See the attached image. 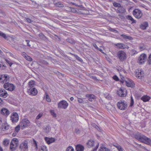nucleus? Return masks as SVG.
Returning a JSON list of instances; mask_svg holds the SVG:
<instances>
[{
	"label": "nucleus",
	"instance_id": "33",
	"mask_svg": "<svg viewBox=\"0 0 151 151\" xmlns=\"http://www.w3.org/2000/svg\"><path fill=\"white\" fill-rule=\"evenodd\" d=\"M9 143V141L7 139H4L3 141V144L5 146L8 145Z\"/></svg>",
	"mask_w": 151,
	"mask_h": 151
},
{
	"label": "nucleus",
	"instance_id": "6",
	"mask_svg": "<svg viewBox=\"0 0 151 151\" xmlns=\"http://www.w3.org/2000/svg\"><path fill=\"white\" fill-rule=\"evenodd\" d=\"M135 137L136 139L143 142L146 141L145 140L147 139V137L139 133L135 135Z\"/></svg>",
	"mask_w": 151,
	"mask_h": 151
},
{
	"label": "nucleus",
	"instance_id": "9",
	"mask_svg": "<svg viewBox=\"0 0 151 151\" xmlns=\"http://www.w3.org/2000/svg\"><path fill=\"white\" fill-rule=\"evenodd\" d=\"M11 119L12 122L14 123L17 122L19 120V116L18 114L16 112H13V114L11 116Z\"/></svg>",
	"mask_w": 151,
	"mask_h": 151
},
{
	"label": "nucleus",
	"instance_id": "41",
	"mask_svg": "<svg viewBox=\"0 0 151 151\" xmlns=\"http://www.w3.org/2000/svg\"><path fill=\"white\" fill-rule=\"evenodd\" d=\"M0 36L3 37L5 39H6L7 38V37L6 35L2 32H1L0 31Z\"/></svg>",
	"mask_w": 151,
	"mask_h": 151
},
{
	"label": "nucleus",
	"instance_id": "18",
	"mask_svg": "<svg viewBox=\"0 0 151 151\" xmlns=\"http://www.w3.org/2000/svg\"><path fill=\"white\" fill-rule=\"evenodd\" d=\"M29 87L28 89H31L32 88H35V83L34 81H30L28 83Z\"/></svg>",
	"mask_w": 151,
	"mask_h": 151
},
{
	"label": "nucleus",
	"instance_id": "3",
	"mask_svg": "<svg viewBox=\"0 0 151 151\" xmlns=\"http://www.w3.org/2000/svg\"><path fill=\"white\" fill-rule=\"evenodd\" d=\"M117 56L119 60L121 61H124L127 58L125 52L123 51H119L117 53Z\"/></svg>",
	"mask_w": 151,
	"mask_h": 151
},
{
	"label": "nucleus",
	"instance_id": "22",
	"mask_svg": "<svg viewBox=\"0 0 151 151\" xmlns=\"http://www.w3.org/2000/svg\"><path fill=\"white\" fill-rule=\"evenodd\" d=\"M84 149V147L81 145H78L76 147L77 151H83Z\"/></svg>",
	"mask_w": 151,
	"mask_h": 151
},
{
	"label": "nucleus",
	"instance_id": "20",
	"mask_svg": "<svg viewBox=\"0 0 151 151\" xmlns=\"http://www.w3.org/2000/svg\"><path fill=\"white\" fill-rule=\"evenodd\" d=\"M115 45L120 49H124L128 47L126 45L122 43H117Z\"/></svg>",
	"mask_w": 151,
	"mask_h": 151
},
{
	"label": "nucleus",
	"instance_id": "7",
	"mask_svg": "<svg viewBox=\"0 0 151 151\" xmlns=\"http://www.w3.org/2000/svg\"><path fill=\"white\" fill-rule=\"evenodd\" d=\"M4 88L5 89L10 91H13L15 89V86L10 83H5L4 85Z\"/></svg>",
	"mask_w": 151,
	"mask_h": 151
},
{
	"label": "nucleus",
	"instance_id": "43",
	"mask_svg": "<svg viewBox=\"0 0 151 151\" xmlns=\"http://www.w3.org/2000/svg\"><path fill=\"white\" fill-rule=\"evenodd\" d=\"M55 140L54 138H49V141L48 142V144H50L54 142L55 141Z\"/></svg>",
	"mask_w": 151,
	"mask_h": 151
},
{
	"label": "nucleus",
	"instance_id": "12",
	"mask_svg": "<svg viewBox=\"0 0 151 151\" xmlns=\"http://www.w3.org/2000/svg\"><path fill=\"white\" fill-rule=\"evenodd\" d=\"M28 93L30 95L35 96L37 93V89L35 88H32L31 89H27Z\"/></svg>",
	"mask_w": 151,
	"mask_h": 151
},
{
	"label": "nucleus",
	"instance_id": "29",
	"mask_svg": "<svg viewBox=\"0 0 151 151\" xmlns=\"http://www.w3.org/2000/svg\"><path fill=\"white\" fill-rule=\"evenodd\" d=\"M114 146L119 151H123V149L118 144H116L115 145H114Z\"/></svg>",
	"mask_w": 151,
	"mask_h": 151
},
{
	"label": "nucleus",
	"instance_id": "48",
	"mask_svg": "<svg viewBox=\"0 0 151 151\" xmlns=\"http://www.w3.org/2000/svg\"><path fill=\"white\" fill-rule=\"evenodd\" d=\"M131 101L130 106H132L133 105L134 103V100L132 96L131 97Z\"/></svg>",
	"mask_w": 151,
	"mask_h": 151
},
{
	"label": "nucleus",
	"instance_id": "23",
	"mask_svg": "<svg viewBox=\"0 0 151 151\" xmlns=\"http://www.w3.org/2000/svg\"><path fill=\"white\" fill-rule=\"evenodd\" d=\"M126 18L132 21L131 24L136 23V21L134 20L133 18L130 15H127L126 16Z\"/></svg>",
	"mask_w": 151,
	"mask_h": 151
},
{
	"label": "nucleus",
	"instance_id": "14",
	"mask_svg": "<svg viewBox=\"0 0 151 151\" xmlns=\"http://www.w3.org/2000/svg\"><path fill=\"white\" fill-rule=\"evenodd\" d=\"M126 91L123 90L121 88L119 91H117V94L121 97H124L126 95V94L124 93L126 92Z\"/></svg>",
	"mask_w": 151,
	"mask_h": 151
},
{
	"label": "nucleus",
	"instance_id": "26",
	"mask_svg": "<svg viewBox=\"0 0 151 151\" xmlns=\"http://www.w3.org/2000/svg\"><path fill=\"white\" fill-rule=\"evenodd\" d=\"M150 99V97L147 96H144L141 98V99L144 102H146L148 101Z\"/></svg>",
	"mask_w": 151,
	"mask_h": 151
},
{
	"label": "nucleus",
	"instance_id": "50",
	"mask_svg": "<svg viewBox=\"0 0 151 151\" xmlns=\"http://www.w3.org/2000/svg\"><path fill=\"white\" fill-rule=\"evenodd\" d=\"M113 78L116 81H117L119 80L118 77L116 76L115 75L113 76Z\"/></svg>",
	"mask_w": 151,
	"mask_h": 151
},
{
	"label": "nucleus",
	"instance_id": "30",
	"mask_svg": "<svg viewBox=\"0 0 151 151\" xmlns=\"http://www.w3.org/2000/svg\"><path fill=\"white\" fill-rule=\"evenodd\" d=\"M54 5L56 7H64V5L61 4L60 2H58L54 3Z\"/></svg>",
	"mask_w": 151,
	"mask_h": 151
},
{
	"label": "nucleus",
	"instance_id": "55",
	"mask_svg": "<svg viewBox=\"0 0 151 151\" xmlns=\"http://www.w3.org/2000/svg\"><path fill=\"white\" fill-rule=\"evenodd\" d=\"M27 58H26L27 60L29 61H31L32 60V58L30 57L29 56H27Z\"/></svg>",
	"mask_w": 151,
	"mask_h": 151
},
{
	"label": "nucleus",
	"instance_id": "13",
	"mask_svg": "<svg viewBox=\"0 0 151 151\" xmlns=\"http://www.w3.org/2000/svg\"><path fill=\"white\" fill-rule=\"evenodd\" d=\"M19 148L21 150L24 151L28 148L27 143L25 142H22L20 144Z\"/></svg>",
	"mask_w": 151,
	"mask_h": 151
},
{
	"label": "nucleus",
	"instance_id": "1",
	"mask_svg": "<svg viewBox=\"0 0 151 151\" xmlns=\"http://www.w3.org/2000/svg\"><path fill=\"white\" fill-rule=\"evenodd\" d=\"M18 139L16 138L13 139L10 143V149L12 150L13 151L15 150V147L18 145Z\"/></svg>",
	"mask_w": 151,
	"mask_h": 151
},
{
	"label": "nucleus",
	"instance_id": "27",
	"mask_svg": "<svg viewBox=\"0 0 151 151\" xmlns=\"http://www.w3.org/2000/svg\"><path fill=\"white\" fill-rule=\"evenodd\" d=\"M125 82L126 85L128 87H132L133 86V83L132 81H129V82H127L126 81H125Z\"/></svg>",
	"mask_w": 151,
	"mask_h": 151
},
{
	"label": "nucleus",
	"instance_id": "53",
	"mask_svg": "<svg viewBox=\"0 0 151 151\" xmlns=\"http://www.w3.org/2000/svg\"><path fill=\"white\" fill-rule=\"evenodd\" d=\"M33 143L35 145V146L36 147L35 149L36 150H37V142L35 140H33Z\"/></svg>",
	"mask_w": 151,
	"mask_h": 151
},
{
	"label": "nucleus",
	"instance_id": "17",
	"mask_svg": "<svg viewBox=\"0 0 151 151\" xmlns=\"http://www.w3.org/2000/svg\"><path fill=\"white\" fill-rule=\"evenodd\" d=\"M1 113L2 114L7 116L9 114V112L7 109L3 108L1 109Z\"/></svg>",
	"mask_w": 151,
	"mask_h": 151
},
{
	"label": "nucleus",
	"instance_id": "59",
	"mask_svg": "<svg viewBox=\"0 0 151 151\" xmlns=\"http://www.w3.org/2000/svg\"><path fill=\"white\" fill-rule=\"evenodd\" d=\"M148 61L150 64H151V54H150L149 56Z\"/></svg>",
	"mask_w": 151,
	"mask_h": 151
},
{
	"label": "nucleus",
	"instance_id": "31",
	"mask_svg": "<svg viewBox=\"0 0 151 151\" xmlns=\"http://www.w3.org/2000/svg\"><path fill=\"white\" fill-rule=\"evenodd\" d=\"M50 129L51 128L49 125H47L46 127L44 129L45 132L47 133H48L50 131Z\"/></svg>",
	"mask_w": 151,
	"mask_h": 151
},
{
	"label": "nucleus",
	"instance_id": "25",
	"mask_svg": "<svg viewBox=\"0 0 151 151\" xmlns=\"http://www.w3.org/2000/svg\"><path fill=\"white\" fill-rule=\"evenodd\" d=\"M94 142L93 140H90L88 141L87 144V145H88V147H91L93 146L94 145Z\"/></svg>",
	"mask_w": 151,
	"mask_h": 151
},
{
	"label": "nucleus",
	"instance_id": "24",
	"mask_svg": "<svg viewBox=\"0 0 151 151\" xmlns=\"http://www.w3.org/2000/svg\"><path fill=\"white\" fill-rule=\"evenodd\" d=\"M148 26V24L147 22H145L141 24L140 26V28L142 29H145Z\"/></svg>",
	"mask_w": 151,
	"mask_h": 151
},
{
	"label": "nucleus",
	"instance_id": "47",
	"mask_svg": "<svg viewBox=\"0 0 151 151\" xmlns=\"http://www.w3.org/2000/svg\"><path fill=\"white\" fill-rule=\"evenodd\" d=\"M109 29L110 31H111V32H114L116 33L118 32V31L114 29L111 28H110Z\"/></svg>",
	"mask_w": 151,
	"mask_h": 151
},
{
	"label": "nucleus",
	"instance_id": "32",
	"mask_svg": "<svg viewBox=\"0 0 151 151\" xmlns=\"http://www.w3.org/2000/svg\"><path fill=\"white\" fill-rule=\"evenodd\" d=\"M99 151H109V149L104 147H101Z\"/></svg>",
	"mask_w": 151,
	"mask_h": 151
},
{
	"label": "nucleus",
	"instance_id": "46",
	"mask_svg": "<svg viewBox=\"0 0 151 151\" xmlns=\"http://www.w3.org/2000/svg\"><path fill=\"white\" fill-rule=\"evenodd\" d=\"M118 16L121 19H123L125 18L124 14L123 13H121V14H119Z\"/></svg>",
	"mask_w": 151,
	"mask_h": 151
},
{
	"label": "nucleus",
	"instance_id": "5",
	"mask_svg": "<svg viewBox=\"0 0 151 151\" xmlns=\"http://www.w3.org/2000/svg\"><path fill=\"white\" fill-rule=\"evenodd\" d=\"M68 106V104L66 101L62 100L58 103V108L65 109L67 108Z\"/></svg>",
	"mask_w": 151,
	"mask_h": 151
},
{
	"label": "nucleus",
	"instance_id": "21",
	"mask_svg": "<svg viewBox=\"0 0 151 151\" xmlns=\"http://www.w3.org/2000/svg\"><path fill=\"white\" fill-rule=\"evenodd\" d=\"M86 97L88 98V100L91 101H92L93 99H94L96 98L95 96L94 95L91 94H86Z\"/></svg>",
	"mask_w": 151,
	"mask_h": 151
},
{
	"label": "nucleus",
	"instance_id": "40",
	"mask_svg": "<svg viewBox=\"0 0 151 151\" xmlns=\"http://www.w3.org/2000/svg\"><path fill=\"white\" fill-rule=\"evenodd\" d=\"M66 151H74V150L72 146H69L67 147Z\"/></svg>",
	"mask_w": 151,
	"mask_h": 151
},
{
	"label": "nucleus",
	"instance_id": "34",
	"mask_svg": "<svg viewBox=\"0 0 151 151\" xmlns=\"http://www.w3.org/2000/svg\"><path fill=\"white\" fill-rule=\"evenodd\" d=\"M40 150H42L41 151H47V147L45 145L42 146Z\"/></svg>",
	"mask_w": 151,
	"mask_h": 151
},
{
	"label": "nucleus",
	"instance_id": "57",
	"mask_svg": "<svg viewBox=\"0 0 151 151\" xmlns=\"http://www.w3.org/2000/svg\"><path fill=\"white\" fill-rule=\"evenodd\" d=\"M2 78L4 79V80H5V79H6L7 78L8 76L6 75H2Z\"/></svg>",
	"mask_w": 151,
	"mask_h": 151
},
{
	"label": "nucleus",
	"instance_id": "35",
	"mask_svg": "<svg viewBox=\"0 0 151 151\" xmlns=\"http://www.w3.org/2000/svg\"><path fill=\"white\" fill-rule=\"evenodd\" d=\"M121 36L123 37V38H124L127 39L129 40H132V37H130V36H127V35H121Z\"/></svg>",
	"mask_w": 151,
	"mask_h": 151
},
{
	"label": "nucleus",
	"instance_id": "8",
	"mask_svg": "<svg viewBox=\"0 0 151 151\" xmlns=\"http://www.w3.org/2000/svg\"><path fill=\"white\" fill-rule=\"evenodd\" d=\"M29 122V120L25 118L22 120V122L19 123V125H21V127L22 128V129H23V128L28 126Z\"/></svg>",
	"mask_w": 151,
	"mask_h": 151
},
{
	"label": "nucleus",
	"instance_id": "54",
	"mask_svg": "<svg viewBox=\"0 0 151 151\" xmlns=\"http://www.w3.org/2000/svg\"><path fill=\"white\" fill-rule=\"evenodd\" d=\"M75 132L77 134H79L80 133V131L78 129H76L75 130Z\"/></svg>",
	"mask_w": 151,
	"mask_h": 151
},
{
	"label": "nucleus",
	"instance_id": "44",
	"mask_svg": "<svg viewBox=\"0 0 151 151\" xmlns=\"http://www.w3.org/2000/svg\"><path fill=\"white\" fill-rule=\"evenodd\" d=\"M5 124V125H4L3 126V127L4 129L5 130L8 129L9 128V125L7 124V123L6 124Z\"/></svg>",
	"mask_w": 151,
	"mask_h": 151
},
{
	"label": "nucleus",
	"instance_id": "19",
	"mask_svg": "<svg viewBox=\"0 0 151 151\" xmlns=\"http://www.w3.org/2000/svg\"><path fill=\"white\" fill-rule=\"evenodd\" d=\"M39 63H38V65L42 67H43L42 65H47L49 64V63L48 62L43 60H40Z\"/></svg>",
	"mask_w": 151,
	"mask_h": 151
},
{
	"label": "nucleus",
	"instance_id": "11",
	"mask_svg": "<svg viewBox=\"0 0 151 151\" xmlns=\"http://www.w3.org/2000/svg\"><path fill=\"white\" fill-rule=\"evenodd\" d=\"M147 58V55L145 54H142L139 58L138 60L139 63L143 64L144 63Z\"/></svg>",
	"mask_w": 151,
	"mask_h": 151
},
{
	"label": "nucleus",
	"instance_id": "37",
	"mask_svg": "<svg viewBox=\"0 0 151 151\" xmlns=\"http://www.w3.org/2000/svg\"><path fill=\"white\" fill-rule=\"evenodd\" d=\"M66 41L67 42L72 44H74L75 43V41L72 39H66Z\"/></svg>",
	"mask_w": 151,
	"mask_h": 151
},
{
	"label": "nucleus",
	"instance_id": "38",
	"mask_svg": "<svg viewBox=\"0 0 151 151\" xmlns=\"http://www.w3.org/2000/svg\"><path fill=\"white\" fill-rule=\"evenodd\" d=\"M113 5L115 7H118V8L121 6V5L120 3L116 2H114L113 3Z\"/></svg>",
	"mask_w": 151,
	"mask_h": 151
},
{
	"label": "nucleus",
	"instance_id": "4",
	"mask_svg": "<svg viewBox=\"0 0 151 151\" xmlns=\"http://www.w3.org/2000/svg\"><path fill=\"white\" fill-rule=\"evenodd\" d=\"M117 106L118 108L122 110H125L127 106L126 103L124 101H120L117 104Z\"/></svg>",
	"mask_w": 151,
	"mask_h": 151
},
{
	"label": "nucleus",
	"instance_id": "36",
	"mask_svg": "<svg viewBox=\"0 0 151 151\" xmlns=\"http://www.w3.org/2000/svg\"><path fill=\"white\" fill-rule=\"evenodd\" d=\"M145 141H145V143L151 145V140L150 139L147 137V139Z\"/></svg>",
	"mask_w": 151,
	"mask_h": 151
},
{
	"label": "nucleus",
	"instance_id": "45",
	"mask_svg": "<svg viewBox=\"0 0 151 151\" xmlns=\"http://www.w3.org/2000/svg\"><path fill=\"white\" fill-rule=\"evenodd\" d=\"M50 113L54 117H56V114L54 112L53 110H51L50 111Z\"/></svg>",
	"mask_w": 151,
	"mask_h": 151
},
{
	"label": "nucleus",
	"instance_id": "62",
	"mask_svg": "<svg viewBox=\"0 0 151 151\" xmlns=\"http://www.w3.org/2000/svg\"><path fill=\"white\" fill-rule=\"evenodd\" d=\"M93 127H94L95 128L97 129L98 130H99V127L96 124H94Z\"/></svg>",
	"mask_w": 151,
	"mask_h": 151
},
{
	"label": "nucleus",
	"instance_id": "15",
	"mask_svg": "<svg viewBox=\"0 0 151 151\" xmlns=\"http://www.w3.org/2000/svg\"><path fill=\"white\" fill-rule=\"evenodd\" d=\"M8 94L7 92L4 89H0V96L6 98Z\"/></svg>",
	"mask_w": 151,
	"mask_h": 151
},
{
	"label": "nucleus",
	"instance_id": "58",
	"mask_svg": "<svg viewBox=\"0 0 151 151\" xmlns=\"http://www.w3.org/2000/svg\"><path fill=\"white\" fill-rule=\"evenodd\" d=\"M22 56H23L24 57H25V58H27V55L24 52H22Z\"/></svg>",
	"mask_w": 151,
	"mask_h": 151
},
{
	"label": "nucleus",
	"instance_id": "60",
	"mask_svg": "<svg viewBox=\"0 0 151 151\" xmlns=\"http://www.w3.org/2000/svg\"><path fill=\"white\" fill-rule=\"evenodd\" d=\"M42 116V115L40 114H39L36 117L37 119H40Z\"/></svg>",
	"mask_w": 151,
	"mask_h": 151
},
{
	"label": "nucleus",
	"instance_id": "61",
	"mask_svg": "<svg viewBox=\"0 0 151 151\" xmlns=\"http://www.w3.org/2000/svg\"><path fill=\"white\" fill-rule=\"evenodd\" d=\"M26 41L27 42V45L28 46H29V47H30V45L29 44V42H30L29 40H26Z\"/></svg>",
	"mask_w": 151,
	"mask_h": 151
},
{
	"label": "nucleus",
	"instance_id": "63",
	"mask_svg": "<svg viewBox=\"0 0 151 151\" xmlns=\"http://www.w3.org/2000/svg\"><path fill=\"white\" fill-rule=\"evenodd\" d=\"M45 140L46 141V142L48 144V142L49 141V138H48L46 137L45 138Z\"/></svg>",
	"mask_w": 151,
	"mask_h": 151
},
{
	"label": "nucleus",
	"instance_id": "49",
	"mask_svg": "<svg viewBox=\"0 0 151 151\" xmlns=\"http://www.w3.org/2000/svg\"><path fill=\"white\" fill-rule=\"evenodd\" d=\"M5 60L6 62L11 67L12 65L13 64L12 62L7 59H6Z\"/></svg>",
	"mask_w": 151,
	"mask_h": 151
},
{
	"label": "nucleus",
	"instance_id": "52",
	"mask_svg": "<svg viewBox=\"0 0 151 151\" xmlns=\"http://www.w3.org/2000/svg\"><path fill=\"white\" fill-rule=\"evenodd\" d=\"M25 19L29 23H31L33 22V21L29 18H26Z\"/></svg>",
	"mask_w": 151,
	"mask_h": 151
},
{
	"label": "nucleus",
	"instance_id": "16",
	"mask_svg": "<svg viewBox=\"0 0 151 151\" xmlns=\"http://www.w3.org/2000/svg\"><path fill=\"white\" fill-rule=\"evenodd\" d=\"M117 13H124L126 12V10L124 7L121 6L119 7L116 10Z\"/></svg>",
	"mask_w": 151,
	"mask_h": 151
},
{
	"label": "nucleus",
	"instance_id": "28",
	"mask_svg": "<svg viewBox=\"0 0 151 151\" xmlns=\"http://www.w3.org/2000/svg\"><path fill=\"white\" fill-rule=\"evenodd\" d=\"M70 54L71 55H72L74 56L75 58L78 61L81 62H82L83 60L82 59L79 57H78L77 55L74 54L72 53H70Z\"/></svg>",
	"mask_w": 151,
	"mask_h": 151
},
{
	"label": "nucleus",
	"instance_id": "56",
	"mask_svg": "<svg viewBox=\"0 0 151 151\" xmlns=\"http://www.w3.org/2000/svg\"><path fill=\"white\" fill-rule=\"evenodd\" d=\"M78 101L79 103H82L83 102V99L81 98H78Z\"/></svg>",
	"mask_w": 151,
	"mask_h": 151
},
{
	"label": "nucleus",
	"instance_id": "51",
	"mask_svg": "<svg viewBox=\"0 0 151 151\" xmlns=\"http://www.w3.org/2000/svg\"><path fill=\"white\" fill-rule=\"evenodd\" d=\"M99 146V143H98L97 145H96V147L94 148L93 150V151H96L97 150Z\"/></svg>",
	"mask_w": 151,
	"mask_h": 151
},
{
	"label": "nucleus",
	"instance_id": "39",
	"mask_svg": "<svg viewBox=\"0 0 151 151\" xmlns=\"http://www.w3.org/2000/svg\"><path fill=\"white\" fill-rule=\"evenodd\" d=\"M21 125H19V124L17 125L15 128V132L17 133L20 130V127Z\"/></svg>",
	"mask_w": 151,
	"mask_h": 151
},
{
	"label": "nucleus",
	"instance_id": "42",
	"mask_svg": "<svg viewBox=\"0 0 151 151\" xmlns=\"http://www.w3.org/2000/svg\"><path fill=\"white\" fill-rule=\"evenodd\" d=\"M45 95L46 96V99L47 101L48 102H50L51 101V100L49 98V97L47 93H45Z\"/></svg>",
	"mask_w": 151,
	"mask_h": 151
},
{
	"label": "nucleus",
	"instance_id": "2",
	"mask_svg": "<svg viewBox=\"0 0 151 151\" xmlns=\"http://www.w3.org/2000/svg\"><path fill=\"white\" fill-rule=\"evenodd\" d=\"M133 14L136 18L139 19L142 16V13L141 10L138 9H135L133 11Z\"/></svg>",
	"mask_w": 151,
	"mask_h": 151
},
{
	"label": "nucleus",
	"instance_id": "64",
	"mask_svg": "<svg viewBox=\"0 0 151 151\" xmlns=\"http://www.w3.org/2000/svg\"><path fill=\"white\" fill-rule=\"evenodd\" d=\"M93 47L96 49H97L99 48V47L97 46V45L96 44H94L93 45Z\"/></svg>",
	"mask_w": 151,
	"mask_h": 151
},
{
	"label": "nucleus",
	"instance_id": "10",
	"mask_svg": "<svg viewBox=\"0 0 151 151\" xmlns=\"http://www.w3.org/2000/svg\"><path fill=\"white\" fill-rule=\"evenodd\" d=\"M135 75L136 77L139 79H141L143 77L144 73L143 71L139 69H137L135 71Z\"/></svg>",
	"mask_w": 151,
	"mask_h": 151
}]
</instances>
